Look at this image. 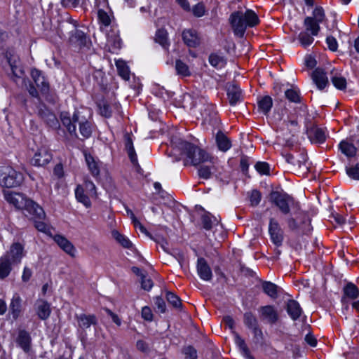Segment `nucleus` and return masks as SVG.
Segmentation results:
<instances>
[{
	"label": "nucleus",
	"mask_w": 359,
	"mask_h": 359,
	"mask_svg": "<svg viewBox=\"0 0 359 359\" xmlns=\"http://www.w3.org/2000/svg\"><path fill=\"white\" fill-rule=\"evenodd\" d=\"M175 147L184 157V165L196 166L202 163L211 161L210 156L203 149L192 143L181 139L173 142Z\"/></svg>",
	"instance_id": "nucleus-1"
},
{
	"label": "nucleus",
	"mask_w": 359,
	"mask_h": 359,
	"mask_svg": "<svg viewBox=\"0 0 359 359\" xmlns=\"http://www.w3.org/2000/svg\"><path fill=\"white\" fill-rule=\"evenodd\" d=\"M229 21L234 34L243 37L247 27H252L259 23L257 15L252 10H247L244 13L241 11L233 12L231 14Z\"/></svg>",
	"instance_id": "nucleus-2"
},
{
	"label": "nucleus",
	"mask_w": 359,
	"mask_h": 359,
	"mask_svg": "<svg viewBox=\"0 0 359 359\" xmlns=\"http://www.w3.org/2000/svg\"><path fill=\"white\" fill-rule=\"evenodd\" d=\"M22 212L25 217L34 222V226L38 231L43 233L50 231L48 225L44 222L46 213L43 208L33 200L29 198Z\"/></svg>",
	"instance_id": "nucleus-3"
},
{
	"label": "nucleus",
	"mask_w": 359,
	"mask_h": 359,
	"mask_svg": "<svg viewBox=\"0 0 359 359\" xmlns=\"http://www.w3.org/2000/svg\"><path fill=\"white\" fill-rule=\"evenodd\" d=\"M288 229L298 234H307L312 230L311 219L305 212H299L295 217L286 219Z\"/></svg>",
	"instance_id": "nucleus-4"
},
{
	"label": "nucleus",
	"mask_w": 359,
	"mask_h": 359,
	"mask_svg": "<svg viewBox=\"0 0 359 359\" xmlns=\"http://www.w3.org/2000/svg\"><path fill=\"white\" fill-rule=\"evenodd\" d=\"M185 96L192 100V103H203L204 104V109L201 112V115L205 121L210 123H215L217 119V112L216 107L212 103H209L205 97L199 95L197 92H192L187 93Z\"/></svg>",
	"instance_id": "nucleus-5"
},
{
	"label": "nucleus",
	"mask_w": 359,
	"mask_h": 359,
	"mask_svg": "<svg viewBox=\"0 0 359 359\" xmlns=\"http://www.w3.org/2000/svg\"><path fill=\"white\" fill-rule=\"evenodd\" d=\"M270 201L273 203L285 215H287L290 212V208L297 205V202L294 201L293 197L285 192L273 191L270 194Z\"/></svg>",
	"instance_id": "nucleus-6"
},
{
	"label": "nucleus",
	"mask_w": 359,
	"mask_h": 359,
	"mask_svg": "<svg viewBox=\"0 0 359 359\" xmlns=\"http://www.w3.org/2000/svg\"><path fill=\"white\" fill-rule=\"evenodd\" d=\"M23 175L11 167L0 168V185L6 188L20 186L23 182Z\"/></svg>",
	"instance_id": "nucleus-7"
},
{
	"label": "nucleus",
	"mask_w": 359,
	"mask_h": 359,
	"mask_svg": "<svg viewBox=\"0 0 359 359\" xmlns=\"http://www.w3.org/2000/svg\"><path fill=\"white\" fill-rule=\"evenodd\" d=\"M31 76L36 86L40 90L41 95L45 99L50 103H55L56 102V97L50 93L49 83L45 78L42 72L37 69H33L31 71Z\"/></svg>",
	"instance_id": "nucleus-8"
},
{
	"label": "nucleus",
	"mask_w": 359,
	"mask_h": 359,
	"mask_svg": "<svg viewBox=\"0 0 359 359\" xmlns=\"http://www.w3.org/2000/svg\"><path fill=\"white\" fill-rule=\"evenodd\" d=\"M285 161L291 164L294 168L302 171H307L309 168L306 165L307 155L304 150L295 151L293 154L284 151L282 152Z\"/></svg>",
	"instance_id": "nucleus-9"
},
{
	"label": "nucleus",
	"mask_w": 359,
	"mask_h": 359,
	"mask_svg": "<svg viewBox=\"0 0 359 359\" xmlns=\"http://www.w3.org/2000/svg\"><path fill=\"white\" fill-rule=\"evenodd\" d=\"M69 43L79 50H89L92 46L91 40L81 30L74 29L70 32Z\"/></svg>",
	"instance_id": "nucleus-10"
},
{
	"label": "nucleus",
	"mask_w": 359,
	"mask_h": 359,
	"mask_svg": "<svg viewBox=\"0 0 359 359\" xmlns=\"http://www.w3.org/2000/svg\"><path fill=\"white\" fill-rule=\"evenodd\" d=\"M269 233L271 242L276 247H280L283 245L284 240L283 230L275 218L271 217L269 219Z\"/></svg>",
	"instance_id": "nucleus-11"
},
{
	"label": "nucleus",
	"mask_w": 359,
	"mask_h": 359,
	"mask_svg": "<svg viewBox=\"0 0 359 359\" xmlns=\"http://www.w3.org/2000/svg\"><path fill=\"white\" fill-rule=\"evenodd\" d=\"M74 122H77L79 127V132L83 139H88L92 135V124L80 111H75L73 114Z\"/></svg>",
	"instance_id": "nucleus-12"
},
{
	"label": "nucleus",
	"mask_w": 359,
	"mask_h": 359,
	"mask_svg": "<svg viewBox=\"0 0 359 359\" xmlns=\"http://www.w3.org/2000/svg\"><path fill=\"white\" fill-rule=\"evenodd\" d=\"M83 154L84 156L85 161L90 173L94 178L97 180L100 178V169L102 164V162L99 160L98 158L93 156L86 149L83 151Z\"/></svg>",
	"instance_id": "nucleus-13"
},
{
	"label": "nucleus",
	"mask_w": 359,
	"mask_h": 359,
	"mask_svg": "<svg viewBox=\"0 0 359 359\" xmlns=\"http://www.w3.org/2000/svg\"><path fill=\"white\" fill-rule=\"evenodd\" d=\"M4 196L6 201L13 205L16 209L23 210L29 198L24 194L13 192L11 191H4Z\"/></svg>",
	"instance_id": "nucleus-14"
},
{
	"label": "nucleus",
	"mask_w": 359,
	"mask_h": 359,
	"mask_svg": "<svg viewBox=\"0 0 359 359\" xmlns=\"http://www.w3.org/2000/svg\"><path fill=\"white\" fill-rule=\"evenodd\" d=\"M243 323L250 330L254 337L257 339H262L263 333L259 327L257 317L252 312H246L243 315Z\"/></svg>",
	"instance_id": "nucleus-15"
},
{
	"label": "nucleus",
	"mask_w": 359,
	"mask_h": 359,
	"mask_svg": "<svg viewBox=\"0 0 359 359\" xmlns=\"http://www.w3.org/2000/svg\"><path fill=\"white\" fill-rule=\"evenodd\" d=\"M38 116L43 121L53 130H57L60 128V124L55 114L43 106L39 109Z\"/></svg>",
	"instance_id": "nucleus-16"
},
{
	"label": "nucleus",
	"mask_w": 359,
	"mask_h": 359,
	"mask_svg": "<svg viewBox=\"0 0 359 359\" xmlns=\"http://www.w3.org/2000/svg\"><path fill=\"white\" fill-rule=\"evenodd\" d=\"M3 256L8 258V260H11L15 264H20L25 256L23 245L19 242L13 243Z\"/></svg>",
	"instance_id": "nucleus-17"
},
{
	"label": "nucleus",
	"mask_w": 359,
	"mask_h": 359,
	"mask_svg": "<svg viewBox=\"0 0 359 359\" xmlns=\"http://www.w3.org/2000/svg\"><path fill=\"white\" fill-rule=\"evenodd\" d=\"M52 154L46 147H41L34 154L32 158V163L35 166H44L52 160Z\"/></svg>",
	"instance_id": "nucleus-18"
},
{
	"label": "nucleus",
	"mask_w": 359,
	"mask_h": 359,
	"mask_svg": "<svg viewBox=\"0 0 359 359\" xmlns=\"http://www.w3.org/2000/svg\"><path fill=\"white\" fill-rule=\"evenodd\" d=\"M313 83L320 90H323L326 87L329 86L330 82L327 73L323 68H316L311 75Z\"/></svg>",
	"instance_id": "nucleus-19"
},
{
	"label": "nucleus",
	"mask_w": 359,
	"mask_h": 359,
	"mask_svg": "<svg viewBox=\"0 0 359 359\" xmlns=\"http://www.w3.org/2000/svg\"><path fill=\"white\" fill-rule=\"evenodd\" d=\"M36 316L40 320H47L51 313L50 304L45 299H38L34 305Z\"/></svg>",
	"instance_id": "nucleus-20"
},
{
	"label": "nucleus",
	"mask_w": 359,
	"mask_h": 359,
	"mask_svg": "<svg viewBox=\"0 0 359 359\" xmlns=\"http://www.w3.org/2000/svg\"><path fill=\"white\" fill-rule=\"evenodd\" d=\"M183 42L189 48H196L201 44V37L195 29H189L183 30L182 33Z\"/></svg>",
	"instance_id": "nucleus-21"
},
{
	"label": "nucleus",
	"mask_w": 359,
	"mask_h": 359,
	"mask_svg": "<svg viewBox=\"0 0 359 359\" xmlns=\"http://www.w3.org/2000/svg\"><path fill=\"white\" fill-rule=\"evenodd\" d=\"M260 316L269 324H275L278 320V313L273 306L266 305L259 308Z\"/></svg>",
	"instance_id": "nucleus-22"
},
{
	"label": "nucleus",
	"mask_w": 359,
	"mask_h": 359,
	"mask_svg": "<svg viewBox=\"0 0 359 359\" xmlns=\"http://www.w3.org/2000/svg\"><path fill=\"white\" fill-rule=\"evenodd\" d=\"M197 272L199 277L205 281H210L212 278V272L208 264L207 261L203 257H199L196 265Z\"/></svg>",
	"instance_id": "nucleus-23"
},
{
	"label": "nucleus",
	"mask_w": 359,
	"mask_h": 359,
	"mask_svg": "<svg viewBox=\"0 0 359 359\" xmlns=\"http://www.w3.org/2000/svg\"><path fill=\"white\" fill-rule=\"evenodd\" d=\"M53 240L67 254L72 257L75 256L76 249L67 238L60 234H56L54 236Z\"/></svg>",
	"instance_id": "nucleus-24"
},
{
	"label": "nucleus",
	"mask_w": 359,
	"mask_h": 359,
	"mask_svg": "<svg viewBox=\"0 0 359 359\" xmlns=\"http://www.w3.org/2000/svg\"><path fill=\"white\" fill-rule=\"evenodd\" d=\"M261 287L263 292L272 299H276L282 290L279 286L271 281L262 280Z\"/></svg>",
	"instance_id": "nucleus-25"
},
{
	"label": "nucleus",
	"mask_w": 359,
	"mask_h": 359,
	"mask_svg": "<svg viewBox=\"0 0 359 359\" xmlns=\"http://www.w3.org/2000/svg\"><path fill=\"white\" fill-rule=\"evenodd\" d=\"M75 318L77 320L79 327L82 330L89 328L91 325L97 324V317L93 314L86 315L82 313L76 315Z\"/></svg>",
	"instance_id": "nucleus-26"
},
{
	"label": "nucleus",
	"mask_w": 359,
	"mask_h": 359,
	"mask_svg": "<svg viewBox=\"0 0 359 359\" xmlns=\"http://www.w3.org/2000/svg\"><path fill=\"white\" fill-rule=\"evenodd\" d=\"M18 346H20L25 353L30 351L32 338L30 334L25 330H20L15 340Z\"/></svg>",
	"instance_id": "nucleus-27"
},
{
	"label": "nucleus",
	"mask_w": 359,
	"mask_h": 359,
	"mask_svg": "<svg viewBox=\"0 0 359 359\" xmlns=\"http://www.w3.org/2000/svg\"><path fill=\"white\" fill-rule=\"evenodd\" d=\"M227 97L229 104L234 106L243 101L242 90L240 87L236 84L230 85L227 88Z\"/></svg>",
	"instance_id": "nucleus-28"
},
{
	"label": "nucleus",
	"mask_w": 359,
	"mask_h": 359,
	"mask_svg": "<svg viewBox=\"0 0 359 359\" xmlns=\"http://www.w3.org/2000/svg\"><path fill=\"white\" fill-rule=\"evenodd\" d=\"M22 301V298L17 293H15L11 299L9 305V312L14 320H17L21 314Z\"/></svg>",
	"instance_id": "nucleus-29"
},
{
	"label": "nucleus",
	"mask_w": 359,
	"mask_h": 359,
	"mask_svg": "<svg viewBox=\"0 0 359 359\" xmlns=\"http://www.w3.org/2000/svg\"><path fill=\"white\" fill-rule=\"evenodd\" d=\"M8 62L12 72L13 79L17 83V79L22 78L25 74L21 63L19 60L11 57L8 58Z\"/></svg>",
	"instance_id": "nucleus-30"
},
{
	"label": "nucleus",
	"mask_w": 359,
	"mask_h": 359,
	"mask_svg": "<svg viewBox=\"0 0 359 359\" xmlns=\"http://www.w3.org/2000/svg\"><path fill=\"white\" fill-rule=\"evenodd\" d=\"M330 80L337 89L340 90H345L346 89V79L337 70L333 69L330 72Z\"/></svg>",
	"instance_id": "nucleus-31"
},
{
	"label": "nucleus",
	"mask_w": 359,
	"mask_h": 359,
	"mask_svg": "<svg viewBox=\"0 0 359 359\" xmlns=\"http://www.w3.org/2000/svg\"><path fill=\"white\" fill-rule=\"evenodd\" d=\"M107 43L109 46V51L115 53L121 48V39L119 35L114 31L107 34Z\"/></svg>",
	"instance_id": "nucleus-32"
},
{
	"label": "nucleus",
	"mask_w": 359,
	"mask_h": 359,
	"mask_svg": "<svg viewBox=\"0 0 359 359\" xmlns=\"http://www.w3.org/2000/svg\"><path fill=\"white\" fill-rule=\"evenodd\" d=\"M286 310L293 320L299 319L303 312L299 304L294 299L287 301Z\"/></svg>",
	"instance_id": "nucleus-33"
},
{
	"label": "nucleus",
	"mask_w": 359,
	"mask_h": 359,
	"mask_svg": "<svg viewBox=\"0 0 359 359\" xmlns=\"http://www.w3.org/2000/svg\"><path fill=\"white\" fill-rule=\"evenodd\" d=\"M60 119L62 125L66 127L69 133L72 136L74 135L78 137L75 126L76 122H74L73 117L71 118L70 114L68 112L63 111L60 114Z\"/></svg>",
	"instance_id": "nucleus-34"
},
{
	"label": "nucleus",
	"mask_w": 359,
	"mask_h": 359,
	"mask_svg": "<svg viewBox=\"0 0 359 359\" xmlns=\"http://www.w3.org/2000/svg\"><path fill=\"white\" fill-rule=\"evenodd\" d=\"M344 296L341 298V302L344 304L346 299H355L359 296L358 287L352 283H348L343 289Z\"/></svg>",
	"instance_id": "nucleus-35"
},
{
	"label": "nucleus",
	"mask_w": 359,
	"mask_h": 359,
	"mask_svg": "<svg viewBox=\"0 0 359 359\" xmlns=\"http://www.w3.org/2000/svg\"><path fill=\"white\" fill-rule=\"evenodd\" d=\"M308 136L312 143L321 144L326 140V135L323 129L312 128L308 132Z\"/></svg>",
	"instance_id": "nucleus-36"
},
{
	"label": "nucleus",
	"mask_w": 359,
	"mask_h": 359,
	"mask_svg": "<svg viewBox=\"0 0 359 359\" xmlns=\"http://www.w3.org/2000/svg\"><path fill=\"white\" fill-rule=\"evenodd\" d=\"M156 43L160 44L165 50H168L170 43L168 39V33L164 28L156 30L154 37Z\"/></svg>",
	"instance_id": "nucleus-37"
},
{
	"label": "nucleus",
	"mask_w": 359,
	"mask_h": 359,
	"mask_svg": "<svg viewBox=\"0 0 359 359\" xmlns=\"http://www.w3.org/2000/svg\"><path fill=\"white\" fill-rule=\"evenodd\" d=\"M100 114L105 118H110L112 116V108L118 109L119 105L116 103L111 105L107 100H100L97 102Z\"/></svg>",
	"instance_id": "nucleus-38"
},
{
	"label": "nucleus",
	"mask_w": 359,
	"mask_h": 359,
	"mask_svg": "<svg viewBox=\"0 0 359 359\" xmlns=\"http://www.w3.org/2000/svg\"><path fill=\"white\" fill-rule=\"evenodd\" d=\"M338 147L339 150L348 158H352L356 155L357 148L348 140H342Z\"/></svg>",
	"instance_id": "nucleus-39"
},
{
	"label": "nucleus",
	"mask_w": 359,
	"mask_h": 359,
	"mask_svg": "<svg viewBox=\"0 0 359 359\" xmlns=\"http://www.w3.org/2000/svg\"><path fill=\"white\" fill-rule=\"evenodd\" d=\"M215 139L219 149L223 152L227 151L232 146L230 139L222 131L217 133Z\"/></svg>",
	"instance_id": "nucleus-40"
},
{
	"label": "nucleus",
	"mask_w": 359,
	"mask_h": 359,
	"mask_svg": "<svg viewBox=\"0 0 359 359\" xmlns=\"http://www.w3.org/2000/svg\"><path fill=\"white\" fill-rule=\"evenodd\" d=\"M14 264L11 260L4 257L3 255L0 257V279L4 280L7 278L13 269Z\"/></svg>",
	"instance_id": "nucleus-41"
},
{
	"label": "nucleus",
	"mask_w": 359,
	"mask_h": 359,
	"mask_svg": "<svg viewBox=\"0 0 359 359\" xmlns=\"http://www.w3.org/2000/svg\"><path fill=\"white\" fill-rule=\"evenodd\" d=\"M211 161H209L212 163V166L209 165H201L198 170V175L201 178L208 180L212 177V175L215 174L216 172V165L214 161V158L210 156Z\"/></svg>",
	"instance_id": "nucleus-42"
},
{
	"label": "nucleus",
	"mask_w": 359,
	"mask_h": 359,
	"mask_svg": "<svg viewBox=\"0 0 359 359\" xmlns=\"http://www.w3.org/2000/svg\"><path fill=\"white\" fill-rule=\"evenodd\" d=\"M85 192L86 191L84 190L83 187L79 184L75 189V196L76 200L83 204L86 208H90L91 206V201L89 198V195L87 193L86 194Z\"/></svg>",
	"instance_id": "nucleus-43"
},
{
	"label": "nucleus",
	"mask_w": 359,
	"mask_h": 359,
	"mask_svg": "<svg viewBox=\"0 0 359 359\" xmlns=\"http://www.w3.org/2000/svg\"><path fill=\"white\" fill-rule=\"evenodd\" d=\"M320 22H317L314 18L311 17H306L304 19V25L306 27V31L310 32L311 35L318 36L320 32Z\"/></svg>",
	"instance_id": "nucleus-44"
},
{
	"label": "nucleus",
	"mask_w": 359,
	"mask_h": 359,
	"mask_svg": "<svg viewBox=\"0 0 359 359\" xmlns=\"http://www.w3.org/2000/svg\"><path fill=\"white\" fill-rule=\"evenodd\" d=\"M201 219L203 229L208 231L211 230L214 226L219 224V220L210 212H205L202 215Z\"/></svg>",
	"instance_id": "nucleus-45"
},
{
	"label": "nucleus",
	"mask_w": 359,
	"mask_h": 359,
	"mask_svg": "<svg viewBox=\"0 0 359 359\" xmlns=\"http://www.w3.org/2000/svg\"><path fill=\"white\" fill-rule=\"evenodd\" d=\"M234 341L244 357L247 359H254L250 354V351L246 345L245 340L236 332L234 333Z\"/></svg>",
	"instance_id": "nucleus-46"
},
{
	"label": "nucleus",
	"mask_w": 359,
	"mask_h": 359,
	"mask_svg": "<svg viewBox=\"0 0 359 359\" xmlns=\"http://www.w3.org/2000/svg\"><path fill=\"white\" fill-rule=\"evenodd\" d=\"M113 238L120 243L123 248L127 249H133V245L131 241L124 235L120 233L118 231L114 230L111 232Z\"/></svg>",
	"instance_id": "nucleus-47"
},
{
	"label": "nucleus",
	"mask_w": 359,
	"mask_h": 359,
	"mask_svg": "<svg viewBox=\"0 0 359 359\" xmlns=\"http://www.w3.org/2000/svg\"><path fill=\"white\" fill-rule=\"evenodd\" d=\"M118 75L124 80L128 81L130 79V69L126 63L123 60H118L116 62Z\"/></svg>",
	"instance_id": "nucleus-48"
},
{
	"label": "nucleus",
	"mask_w": 359,
	"mask_h": 359,
	"mask_svg": "<svg viewBox=\"0 0 359 359\" xmlns=\"http://www.w3.org/2000/svg\"><path fill=\"white\" fill-rule=\"evenodd\" d=\"M272 106H273L272 98L270 96H269V95H266V96L262 97L258 101L259 109L264 114H267L269 112V111L271 110Z\"/></svg>",
	"instance_id": "nucleus-49"
},
{
	"label": "nucleus",
	"mask_w": 359,
	"mask_h": 359,
	"mask_svg": "<svg viewBox=\"0 0 359 359\" xmlns=\"http://www.w3.org/2000/svg\"><path fill=\"white\" fill-rule=\"evenodd\" d=\"M313 36H314L311 35V33H309V32L305 30L299 33L298 36V39L301 45L304 48H306L313 43L314 41Z\"/></svg>",
	"instance_id": "nucleus-50"
},
{
	"label": "nucleus",
	"mask_w": 359,
	"mask_h": 359,
	"mask_svg": "<svg viewBox=\"0 0 359 359\" xmlns=\"http://www.w3.org/2000/svg\"><path fill=\"white\" fill-rule=\"evenodd\" d=\"M210 64L216 68H222L226 65V60L223 56L217 53H211L208 58Z\"/></svg>",
	"instance_id": "nucleus-51"
},
{
	"label": "nucleus",
	"mask_w": 359,
	"mask_h": 359,
	"mask_svg": "<svg viewBox=\"0 0 359 359\" xmlns=\"http://www.w3.org/2000/svg\"><path fill=\"white\" fill-rule=\"evenodd\" d=\"M175 69L177 74L181 76L187 77L191 75L188 65L181 60H177L175 61Z\"/></svg>",
	"instance_id": "nucleus-52"
},
{
	"label": "nucleus",
	"mask_w": 359,
	"mask_h": 359,
	"mask_svg": "<svg viewBox=\"0 0 359 359\" xmlns=\"http://www.w3.org/2000/svg\"><path fill=\"white\" fill-rule=\"evenodd\" d=\"M285 97L291 102H301L300 91L299 89L292 88L285 91Z\"/></svg>",
	"instance_id": "nucleus-53"
},
{
	"label": "nucleus",
	"mask_w": 359,
	"mask_h": 359,
	"mask_svg": "<svg viewBox=\"0 0 359 359\" xmlns=\"http://www.w3.org/2000/svg\"><path fill=\"white\" fill-rule=\"evenodd\" d=\"M165 298L174 308L179 309L182 306L181 299L173 292H166Z\"/></svg>",
	"instance_id": "nucleus-54"
},
{
	"label": "nucleus",
	"mask_w": 359,
	"mask_h": 359,
	"mask_svg": "<svg viewBox=\"0 0 359 359\" xmlns=\"http://www.w3.org/2000/svg\"><path fill=\"white\" fill-rule=\"evenodd\" d=\"M99 22L104 27H108L111 24V17L107 11H99L97 12Z\"/></svg>",
	"instance_id": "nucleus-55"
},
{
	"label": "nucleus",
	"mask_w": 359,
	"mask_h": 359,
	"mask_svg": "<svg viewBox=\"0 0 359 359\" xmlns=\"http://www.w3.org/2000/svg\"><path fill=\"white\" fill-rule=\"evenodd\" d=\"M82 186L90 196H96V187L91 180L86 179Z\"/></svg>",
	"instance_id": "nucleus-56"
},
{
	"label": "nucleus",
	"mask_w": 359,
	"mask_h": 359,
	"mask_svg": "<svg viewBox=\"0 0 359 359\" xmlns=\"http://www.w3.org/2000/svg\"><path fill=\"white\" fill-rule=\"evenodd\" d=\"M256 170L261 175H269L270 167L266 162H257L255 165Z\"/></svg>",
	"instance_id": "nucleus-57"
},
{
	"label": "nucleus",
	"mask_w": 359,
	"mask_h": 359,
	"mask_svg": "<svg viewBox=\"0 0 359 359\" xmlns=\"http://www.w3.org/2000/svg\"><path fill=\"white\" fill-rule=\"evenodd\" d=\"M262 194L257 190H252L250 195V201L252 206H257L260 203Z\"/></svg>",
	"instance_id": "nucleus-58"
},
{
	"label": "nucleus",
	"mask_w": 359,
	"mask_h": 359,
	"mask_svg": "<svg viewBox=\"0 0 359 359\" xmlns=\"http://www.w3.org/2000/svg\"><path fill=\"white\" fill-rule=\"evenodd\" d=\"M126 151H127L128 156L132 164L133 165L134 167L136 168L137 172H140V170H141V168L138 163L137 156L135 149L133 148L131 150L128 149Z\"/></svg>",
	"instance_id": "nucleus-59"
},
{
	"label": "nucleus",
	"mask_w": 359,
	"mask_h": 359,
	"mask_svg": "<svg viewBox=\"0 0 359 359\" xmlns=\"http://www.w3.org/2000/svg\"><path fill=\"white\" fill-rule=\"evenodd\" d=\"M347 175L355 180H359V163L346 168Z\"/></svg>",
	"instance_id": "nucleus-60"
},
{
	"label": "nucleus",
	"mask_w": 359,
	"mask_h": 359,
	"mask_svg": "<svg viewBox=\"0 0 359 359\" xmlns=\"http://www.w3.org/2000/svg\"><path fill=\"white\" fill-rule=\"evenodd\" d=\"M182 352L185 355V359H197V351L191 346H185Z\"/></svg>",
	"instance_id": "nucleus-61"
},
{
	"label": "nucleus",
	"mask_w": 359,
	"mask_h": 359,
	"mask_svg": "<svg viewBox=\"0 0 359 359\" xmlns=\"http://www.w3.org/2000/svg\"><path fill=\"white\" fill-rule=\"evenodd\" d=\"M317 22L322 23L325 19V12L322 7L318 6L313 11V16Z\"/></svg>",
	"instance_id": "nucleus-62"
},
{
	"label": "nucleus",
	"mask_w": 359,
	"mask_h": 359,
	"mask_svg": "<svg viewBox=\"0 0 359 359\" xmlns=\"http://www.w3.org/2000/svg\"><path fill=\"white\" fill-rule=\"evenodd\" d=\"M150 238L152 240H154L158 245H160L161 248L165 252H168V243L167 241L163 237H161L159 236H150Z\"/></svg>",
	"instance_id": "nucleus-63"
},
{
	"label": "nucleus",
	"mask_w": 359,
	"mask_h": 359,
	"mask_svg": "<svg viewBox=\"0 0 359 359\" xmlns=\"http://www.w3.org/2000/svg\"><path fill=\"white\" fill-rule=\"evenodd\" d=\"M154 305L158 311L161 313H165L166 311V305L164 299L161 297H156L154 298Z\"/></svg>",
	"instance_id": "nucleus-64"
}]
</instances>
